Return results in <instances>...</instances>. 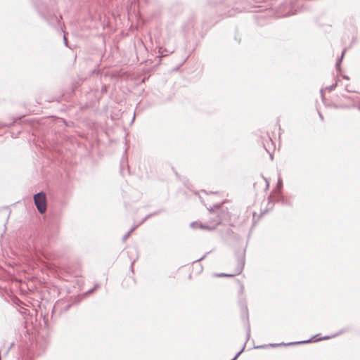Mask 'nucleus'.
Instances as JSON below:
<instances>
[{"label":"nucleus","mask_w":360,"mask_h":360,"mask_svg":"<svg viewBox=\"0 0 360 360\" xmlns=\"http://www.w3.org/2000/svg\"><path fill=\"white\" fill-rule=\"evenodd\" d=\"M229 214L227 211L221 210V212L214 219H212L209 224H202L200 221H193L191 224L193 229H201L203 230L212 231L217 228V225L223 221L228 220Z\"/></svg>","instance_id":"1"},{"label":"nucleus","mask_w":360,"mask_h":360,"mask_svg":"<svg viewBox=\"0 0 360 360\" xmlns=\"http://www.w3.org/2000/svg\"><path fill=\"white\" fill-rule=\"evenodd\" d=\"M219 207H220L219 204H216L213 206V207H211L210 209V208H207V209L210 210V212H212L216 209H219Z\"/></svg>","instance_id":"11"},{"label":"nucleus","mask_w":360,"mask_h":360,"mask_svg":"<svg viewBox=\"0 0 360 360\" xmlns=\"http://www.w3.org/2000/svg\"><path fill=\"white\" fill-rule=\"evenodd\" d=\"M335 336H336V335H332V337H335ZM330 338H331V336H325V337L319 338V340H328V339H330Z\"/></svg>","instance_id":"13"},{"label":"nucleus","mask_w":360,"mask_h":360,"mask_svg":"<svg viewBox=\"0 0 360 360\" xmlns=\"http://www.w3.org/2000/svg\"><path fill=\"white\" fill-rule=\"evenodd\" d=\"M174 50H167L163 49L162 47H160L159 49V53L160 54L161 57L166 56L168 53H173Z\"/></svg>","instance_id":"7"},{"label":"nucleus","mask_w":360,"mask_h":360,"mask_svg":"<svg viewBox=\"0 0 360 360\" xmlns=\"http://www.w3.org/2000/svg\"><path fill=\"white\" fill-rule=\"evenodd\" d=\"M336 86H337V83H335L330 86H327L326 88V89L328 90V91H331L335 89Z\"/></svg>","instance_id":"10"},{"label":"nucleus","mask_w":360,"mask_h":360,"mask_svg":"<svg viewBox=\"0 0 360 360\" xmlns=\"http://www.w3.org/2000/svg\"><path fill=\"white\" fill-rule=\"evenodd\" d=\"M265 182H266V189H268L269 187V181L266 179V178H264Z\"/></svg>","instance_id":"16"},{"label":"nucleus","mask_w":360,"mask_h":360,"mask_svg":"<svg viewBox=\"0 0 360 360\" xmlns=\"http://www.w3.org/2000/svg\"><path fill=\"white\" fill-rule=\"evenodd\" d=\"M243 266H244V262L241 260V261H240L238 262L234 273H233V274H218L217 276H219V277H222V276L233 277V276H235L236 275L240 274L242 272V271L243 269Z\"/></svg>","instance_id":"3"},{"label":"nucleus","mask_w":360,"mask_h":360,"mask_svg":"<svg viewBox=\"0 0 360 360\" xmlns=\"http://www.w3.org/2000/svg\"><path fill=\"white\" fill-rule=\"evenodd\" d=\"M345 53V50H344L342 51V56H341L340 58L336 63L335 66H336L337 70H340V63H341V61H342V58L344 56Z\"/></svg>","instance_id":"9"},{"label":"nucleus","mask_w":360,"mask_h":360,"mask_svg":"<svg viewBox=\"0 0 360 360\" xmlns=\"http://www.w3.org/2000/svg\"><path fill=\"white\" fill-rule=\"evenodd\" d=\"M282 186H283L282 181H281V179H278V181L277 186H278V188H281V187H282Z\"/></svg>","instance_id":"15"},{"label":"nucleus","mask_w":360,"mask_h":360,"mask_svg":"<svg viewBox=\"0 0 360 360\" xmlns=\"http://www.w3.org/2000/svg\"><path fill=\"white\" fill-rule=\"evenodd\" d=\"M63 41H64L65 45L66 46H68V40H67L65 35L63 36Z\"/></svg>","instance_id":"17"},{"label":"nucleus","mask_w":360,"mask_h":360,"mask_svg":"<svg viewBox=\"0 0 360 360\" xmlns=\"http://www.w3.org/2000/svg\"><path fill=\"white\" fill-rule=\"evenodd\" d=\"M98 285H96L94 286V288H92V289L89 290L87 292V294H91V293H92V292H94V290L98 288Z\"/></svg>","instance_id":"12"},{"label":"nucleus","mask_w":360,"mask_h":360,"mask_svg":"<svg viewBox=\"0 0 360 360\" xmlns=\"http://www.w3.org/2000/svg\"><path fill=\"white\" fill-rule=\"evenodd\" d=\"M343 78L345 79H349V77L347 76H346V75H344Z\"/></svg>","instance_id":"19"},{"label":"nucleus","mask_w":360,"mask_h":360,"mask_svg":"<svg viewBox=\"0 0 360 360\" xmlns=\"http://www.w3.org/2000/svg\"><path fill=\"white\" fill-rule=\"evenodd\" d=\"M243 349H244V347L239 352H238V354L235 356V357L231 360H236L238 357V356L243 352Z\"/></svg>","instance_id":"14"},{"label":"nucleus","mask_w":360,"mask_h":360,"mask_svg":"<svg viewBox=\"0 0 360 360\" xmlns=\"http://www.w3.org/2000/svg\"><path fill=\"white\" fill-rule=\"evenodd\" d=\"M287 7V11L286 12H283L282 13H281V15L283 16V17H286V16H289L290 15H293L295 14L297 10V8H295V5H294V4L292 2L290 3V6H285Z\"/></svg>","instance_id":"4"},{"label":"nucleus","mask_w":360,"mask_h":360,"mask_svg":"<svg viewBox=\"0 0 360 360\" xmlns=\"http://www.w3.org/2000/svg\"><path fill=\"white\" fill-rule=\"evenodd\" d=\"M245 316L243 317L244 320L245 321H247V323H248V331H247V336H248V338H249L250 337V324H249V322H248V313H247V309H245Z\"/></svg>","instance_id":"8"},{"label":"nucleus","mask_w":360,"mask_h":360,"mask_svg":"<svg viewBox=\"0 0 360 360\" xmlns=\"http://www.w3.org/2000/svg\"><path fill=\"white\" fill-rule=\"evenodd\" d=\"M263 346L257 347V348H262Z\"/></svg>","instance_id":"20"},{"label":"nucleus","mask_w":360,"mask_h":360,"mask_svg":"<svg viewBox=\"0 0 360 360\" xmlns=\"http://www.w3.org/2000/svg\"><path fill=\"white\" fill-rule=\"evenodd\" d=\"M311 340V339H309V340H304V341L292 342H289V343L282 342L281 344H271L270 346H271L273 347H277V346H279V345L290 346V345H300V344L308 343V342H310Z\"/></svg>","instance_id":"6"},{"label":"nucleus","mask_w":360,"mask_h":360,"mask_svg":"<svg viewBox=\"0 0 360 360\" xmlns=\"http://www.w3.org/2000/svg\"><path fill=\"white\" fill-rule=\"evenodd\" d=\"M300 0H297V1H299Z\"/></svg>","instance_id":"21"},{"label":"nucleus","mask_w":360,"mask_h":360,"mask_svg":"<svg viewBox=\"0 0 360 360\" xmlns=\"http://www.w3.org/2000/svg\"><path fill=\"white\" fill-rule=\"evenodd\" d=\"M152 214H148L146 216L143 220L136 226H133L124 236H123V240L125 241L131 235V233L142 223H143L146 219H148Z\"/></svg>","instance_id":"5"},{"label":"nucleus","mask_w":360,"mask_h":360,"mask_svg":"<svg viewBox=\"0 0 360 360\" xmlns=\"http://www.w3.org/2000/svg\"><path fill=\"white\" fill-rule=\"evenodd\" d=\"M205 257H206V255H204L203 257H202L201 258H200L199 259H198L197 261L202 260Z\"/></svg>","instance_id":"18"},{"label":"nucleus","mask_w":360,"mask_h":360,"mask_svg":"<svg viewBox=\"0 0 360 360\" xmlns=\"http://www.w3.org/2000/svg\"><path fill=\"white\" fill-rule=\"evenodd\" d=\"M34 204L39 212L43 214L46 210V198L44 192H39L34 195Z\"/></svg>","instance_id":"2"}]
</instances>
